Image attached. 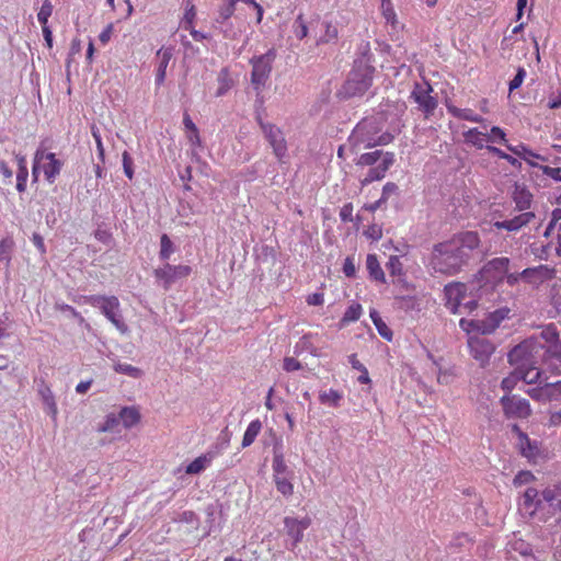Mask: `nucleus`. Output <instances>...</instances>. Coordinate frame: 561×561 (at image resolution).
<instances>
[{
	"label": "nucleus",
	"mask_w": 561,
	"mask_h": 561,
	"mask_svg": "<svg viewBox=\"0 0 561 561\" xmlns=\"http://www.w3.org/2000/svg\"><path fill=\"white\" fill-rule=\"evenodd\" d=\"M542 359L549 367L561 363V343L546 345L540 339H526L508 353V362L514 370L503 379L501 386H516L518 382L531 386H561V380L542 379V370L536 366Z\"/></svg>",
	"instance_id": "obj_1"
},
{
	"label": "nucleus",
	"mask_w": 561,
	"mask_h": 561,
	"mask_svg": "<svg viewBox=\"0 0 561 561\" xmlns=\"http://www.w3.org/2000/svg\"><path fill=\"white\" fill-rule=\"evenodd\" d=\"M394 163V153L374 150L362 153L355 161L357 167H370L366 175L360 179V185L366 186L375 181L382 180Z\"/></svg>",
	"instance_id": "obj_2"
},
{
	"label": "nucleus",
	"mask_w": 561,
	"mask_h": 561,
	"mask_svg": "<svg viewBox=\"0 0 561 561\" xmlns=\"http://www.w3.org/2000/svg\"><path fill=\"white\" fill-rule=\"evenodd\" d=\"M374 72L375 68L367 62L355 61L340 94L346 99L363 96L373 84Z\"/></svg>",
	"instance_id": "obj_3"
},
{
	"label": "nucleus",
	"mask_w": 561,
	"mask_h": 561,
	"mask_svg": "<svg viewBox=\"0 0 561 561\" xmlns=\"http://www.w3.org/2000/svg\"><path fill=\"white\" fill-rule=\"evenodd\" d=\"M64 168V161L58 159L54 152H48L44 146H39L33 159L32 176L34 181L38 180V174L43 172L45 181L49 184L55 183Z\"/></svg>",
	"instance_id": "obj_4"
},
{
	"label": "nucleus",
	"mask_w": 561,
	"mask_h": 561,
	"mask_svg": "<svg viewBox=\"0 0 561 561\" xmlns=\"http://www.w3.org/2000/svg\"><path fill=\"white\" fill-rule=\"evenodd\" d=\"M435 273L451 275L456 270V242L448 240L436 244L430 261Z\"/></svg>",
	"instance_id": "obj_5"
},
{
	"label": "nucleus",
	"mask_w": 561,
	"mask_h": 561,
	"mask_svg": "<svg viewBox=\"0 0 561 561\" xmlns=\"http://www.w3.org/2000/svg\"><path fill=\"white\" fill-rule=\"evenodd\" d=\"M275 58L276 51L274 48H271L265 54L254 56L250 59V64L252 66L251 83L257 93H260L265 87L271 76L272 65Z\"/></svg>",
	"instance_id": "obj_6"
},
{
	"label": "nucleus",
	"mask_w": 561,
	"mask_h": 561,
	"mask_svg": "<svg viewBox=\"0 0 561 561\" xmlns=\"http://www.w3.org/2000/svg\"><path fill=\"white\" fill-rule=\"evenodd\" d=\"M510 260L508 257H495L488 262L479 272L477 282L479 288L490 286L493 288L501 282L508 272Z\"/></svg>",
	"instance_id": "obj_7"
},
{
	"label": "nucleus",
	"mask_w": 561,
	"mask_h": 561,
	"mask_svg": "<svg viewBox=\"0 0 561 561\" xmlns=\"http://www.w3.org/2000/svg\"><path fill=\"white\" fill-rule=\"evenodd\" d=\"M508 308H500L490 312L483 320H465L459 321L460 327L468 333L478 332L482 335L492 333L500 323L508 317Z\"/></svg>",
	"instance_id": "obj_8"
},
{
	"label": "nucleus",
	"mask_w": 561,
	"mask_h": 561,
	"mask_svg": "<svg viewBox=\"0 0 561 561\" xmlns=\"http://www.w3.org/2000/svg\"><path fill=\"white\" fill-rule=\"evenodd\" d=\"M483 257L480 250V238L476 231H465L458 234V264L478 262Z\"/></svg>",
	"instance_id": "obj_9"
},
{
	"label": "nucleus",
	"mask_w": 561,
	"mask_h": 561,
	"mask_svg": "<svg viewBox=\"0 0 561 561\" xmlns=\"http://www.w3.org/2000/svg\"><path fill=\"white\" fill-rule=\"evenodd\" d=\"M256 121L274 154L279 161H283L287 154V142L282 129L274 124L265 123L260 115L256 116Z\"/></svg>",
	"instance_id": "obj_10"
},
{
	"label": "nucleus",
	"mask_w": 561,
	"mask_h": 561,
	"mask_svg": "<svg viewBox=\"0 0 561 561\" xmlns=\"http://www.w3.org/2000/svg\"><path fill=\"white\" fill-rule=\"evenodd\" d=\"M191 273L192 268L188 265H171L169 263L153 271L154 277L163 283L165 290H168L176 279L185 278L190 276Z\"/></svg>",
	"instance_id": "obj_11"
},
{
	"label": "nucleus",
	"mask_w": 561,
	"mask_h": 561,
	"mask_svg": "<svg viewBox=\"0 0 561 561\" xmlns=\"http://www.w3.org/2000/svg\"><path fill=\"white\" fill-rule=\"evenodd\" d=\"M433 89L427 82L416 83L411 93V98L417 103L419 108L428 116L437 106L434 96L431 95Z\"/></svg>",
	"instance_id": "obj_12"
},
{
	"label": "nucleus",
	"mask_w": 561,
	"mask_h": 561,
	"mask_svg": "<svg viewBox=\"0 0 561 561\" xmlns=\"http://www.w3.org/2000/svg\"><path fill=\"white\" fill-rule=\"evenodd\" d=\"M504 413L507 417L526 419L530 415V407L526 399L516 396H504L501 399Z\"/></svg>",
	"instance_id": "obj_13"
},
{
	"label": "nucleus",
	"mask_w": 561,
	"mask_h": 561,
	"mask_svg": "<svg viewBox=\"0 0 561 561\" xmlns=\"http://www.w3.org/2000/svg\"><path fill=\"white\" fill-rule=\"evenodd\" d=\"M374 139L375 137L370 135L367 122H360L348 137L350 150L356 153L362 149L373 148L374 146H368L367 144L373 142Z\"/></svg>",
	"instance_id": "obj_14"
},
{
	"label": "nucleus",
	"mask_w": 561,
	"mask_h": 561,
	"mask_svg": "<svg viewBox=\"0 0 561 561\" xmlns=\"http://www.w3.org/2000/svg\"><path fill=\"white\" fill-rule=\"evenodd\" d=\"M119 300L115 296H108L106 300L101 306L102 313L106 317V319L122 333L126 334L128 332L127 324L121 319L119 316Z\"/></svg>",
	"instance_id": "obj_15"
},
{
	"label": "nucleus",
	"mask_w": 561,
	"mask_h": 561,
	"mask_svg": "<svg viewBox=\"0 0 561 561\" xmlns=\"http://www.w3.org/2000/svg\"><path fill=\"white\" fill-rule=\"evenodd\" d=\"M312 520L309 516L304 518H296L287 516L284 518V527L286 535L293 540V546L296 547L304 539V533L311 525Z\"/></svg>",
	"instance_id": "obj_16"
},
{
	"label": "nucleus",
	"mask_w": 561,
	"mask_h": 561,
	"mask_svg": "<svg viewBox=\"0 0 561 561\" xmlns=\"http://www.w3.org/2000/svg\"><path fill=\"white\" fill-rule=\"evenodd\" d=\"M468 346L471 355L482 365L488 362L489 357L494 352L493 344L484 336L470 335L468 339Z\"/></svg>",
	"instance_id": "obj_17"
},
{
	"label": "nucleus",
	"mask_w": 561,
	"mask_h": 561,
	"mask_svg": "<svg viewBox=\"0 0 561 561\" xmlns=\"http://www.w3.org/2000/svg\"><path fill=\"white\" fill-rule=\"evenodd\" d=\"M520 277L530 284H541L545 280L554 277V270L547 265H539L531 268H525L520 273Z\"/></svg>",
	"instance_id": "obj_18"
},
{
	"label": "nucleus",
	"mask_w": 561,
	"mask_h": 561,
	"mask_svg": "<svg viewBox=\"0 0 561 561\" xmlns=\"http://www.w3.org/2000/svg\"><path fill=\"white\" fill-rule=\"evenodd\" d=\"M535 218V214L533 211L522 213L518 216H515L512 219L495 221L493 226L496 229H505L507 231H518L523 227L527 226Z\"/></svg>",
	"instance_id": "obj_19"
},
{
	"label": "nucleus",
	"mask_w": 561,
	"mask_h": 561,
	"mask_svg": "<svg viewBox=\"0 0 561 561\" xmlns=\"http://www.w3.org/2000/svg\"><path fill=\"white\" fill-rule=\"evenodd\" d=\"M173 56L172 48L170 47H161L157 51L158 66L156 71V84L158 87L162 85L165 77H167V68L169 62Z\"/></svg>",
	"instance_id": "obj_20"
},
{
	"label": "nucleus",
	"mask_w": 561,
	"mask_h": 561,
	"mask_svg": "<svg viewBox=\"0 0 561 561\" xmlns=\"http://www.w3.org/2000/svg\"><path fill=\"white\" fill-rule=\"evenodd\" d=\"M507 149L513 152L514 154L518 156L520 159L526 161L529 165L534 168H539L540 164L533 161V159H539L541 161H547V158L543 156H540L538 153H535L533 150H530L525 145L520 144L517 146L506 145Z\"/></svg>",
	"instance_id": "obj_21"
},
{
	"label": "nucleus",
	"mask_w": 561,
	"mask_h": 561,
	"mask_svg": "<svg viewBox=\"0 0 561 561\" xmlns=\"http://www.w3.org/2000/svg\"><path fill=\"white\" fill-rule=\"evenodd\" d=\"M512 198L516 205V208L520 211L527 210L531 206L533 195L523 185H515Z\"/></svg>",
	"instance_id": "obj_22"
},
{
	"label": "nucleus",
	"mask_w": 561,
	"mask_h": 561,
	"mask_svg": "<svg viewBox=\"0 0 561 561\" xmlns=\"http://www.w3.org/2000/svg\"><path fill=\"white\" fill-rule=\"evenodd\" d=\"M366 267L369 274V277L376 282L381 284L386 283V276L383 270L380 266L378 257L376 254H368L366 257Z\"/></svg>",
	"instance_id": "obj_23"
},
{
	"label": "nucleus",
	"mask_w": 561,
	"mask_h": 561,
	"mask_svg": "<svg viewBox=\"0 0 561 561\" xmlns=\"http://www.w3.org/2000/svg\"><path fill=\"white\" fill-rule=\"evenodd\" d=\"M540 505L539 492L534 488H528L523 496L522 507L529 515H534Z\"/></svg>",
	"instance_id": "obj_24"
},
{
	"label": "nucleus",
	"mask_w": 561,
	"mask_h": 561,
	"mask_svg": "<svg viewBox=\"0 0 561 561\" xmlns=\"http://www.w3.org/2000/svg\"><path fill=\"white\" fill-rule=\"evenodd\" d=\"M118 419H119V422L122 421L123 426L125 428H130L139 423L140 413L134 407H131V408L126 407L119 411Z\"/></svg>",
	"instance_id": "obj_25"
},
{
	"label": "nucleus",
	"mask_w": 561,
	"mask_h": 561,
	"mask_svg": "<svg viewBox=\"0 0 561 561\" xmlns=\"http://www.w3.org/2000/svg\"><path fill=\"white\" fill-rule=\"evenodd\" d=\"M324 33L317 39V45H324L336 42L339 38V28L332 21H323Z\"/></svg>",
	"instance_id": "obj_26"
},
{
	"label": "nucleus",
	"mask_w": 561,
	"mask_h": 561,
	"mask_svg": "<svg viewBox=\"0 0 561 561\" xmlns=\"http://www.w3.org/2000/svg\"><path fill=\"white\" fill-rule=\"evenodd\" d=\"M513 431L519 437L522 454L527 458H534L537 455V447L531 445L528 436L520 431L518 425H513Z\"/></svg>",
	"instance_id": "obj_27"
},
{
	"label": "nucleus",
	"mask_w": 561,
	"mask_h": 561,
	"mask_svg": "<svg viewBox=\"0 0 561 561\" xmlns=\"http://www.w3.org/2000/svg\"><path fill=\"white\" fill-rule=\"evenodd\" d=\"M261 430H262L261 421L260 420L252 421L248 425V427L243 434V438H242V443H241L242 448H245V447H249L250 445H252L254 443L255 438L257 437V435L260 434Z\"/></svg>",
	"instance_id": "obj_28"
},
{
	"label": "nucleus",
	"mask_w": 561,
	"mask_h": 561,
	"mask_svg": "<svg viewBox=\"0 0 561 561\" xmlns=\"http://www.w3.org/2000/svg\"><path fill=\"white\" fill-rule=\"evenodd\" d=\"M369 316H370V319L374 322L378 333L387 341H391L392 340V331L381 319L379 312L377 310L373 309V310H370Z\"/></svg>",
	"instance_id": "obj_29"
},
{
	"label": "nucleus",
	"mask_w": 561,
	"mask_h": 561,
	"mask_svg": "<svg viewBox=\"0 0 561 561\" xmlns=\"http://www.w3.org/2000/svg\"><path fill=\"white\" fill-rule=\"evenodd\" d=\"M211 460H213V456L202 455V456L195 458L191 463H188L185 472L187 474H198L199 472L205 470L207 466L210 465Z\"/></svg>",
	"instance_id": "obj_30"
},
{
	"label": "nucleus",
	"mask_w": 561,
	"mask_h": 561,
	"mask_svg": "<svg viewBox=\"0 0 561 561\" xmlns=\"http://www.w3.org/2000/svg\"><path fill=\"white\" fill-rule=\"evenodd\" d=\"M381 13L387 24H390L393 30L399 28L400 23L397 19V14L391 3V0H381Z\"/></svg>",
	"instance_id": "obj_31"
},
{
	"label": "nucleus",
	"mask_w": 561,
	"mask_h": 561,
	"mask_svg": "<svg viewBox=\"0 0 561 561\" xmlns=\"http://www.w3.org/2000/svg\"><path fill=\"white\" fill-rule=\"evenodd\" d=\"M362 312H363L362 306L358 302H353L352 305H350L347 307L346 311L344 312V314L340 321V325L345 327L351 322L357 321L360 318Z\"/></svg>",
	"instance_id": "obj_32"
},
{
	"label": "nucleus",
	"mask_w": 561,
	"mask_h": 561,
	"mask_svg": "<svg viewBox=\"0 0 561 561\" xmlns=\"http://www.w3.org/2000/svg\"><path fill=\"white\" fill-rule=\"evenodd\" d=\"M465 140L477 148H483L485 142H488V134L479 131L477 128L469 129L468 131H463Z\"/></svg>",
	"instance_id": "obj_33"
},
{
	"label": "nucleus",
	"mask_w": 561,
	"mask_h": 561,
	"mask_svg": "<svg viewBox=\"0 0 561 561\" xmlns=\"http://www.w3.org/2000/svg\"><path fill=\"white\" fill-rule=\"evenodd\" d=\"M98 432L121 435L122 430L119 419L114 414L107 415L104 423L98 427Z\"/></svg>",
	"instance_id": "obj_34"
},
{
	"label": "nucleus",
	"mask_w": 561,
	"mask_h": 561,
	"mask_svg": "<svg viewBox=\"0 0 561 561\" xmlns=\"http://www.w3.org/2000/svg\"><path fill=\"white\" fill-rule=\"evenodd\" d=\"M41 396L46 407V412L51 416L53 421L56 422L58 410L50 388H43L41 390Z\"/></svg>",
	"instance_id": "obj_35"
},
{
	"label": "nucleus",
	"mask_w": 561,
	"mask_h": 561,
	"mask_svg": "<svg viewBox=\"0 0 561 561\" xmlns=\"http://www.w3.org/2000/svg\"><path fill=\"white\" fill-rule=\"evenodd\" d=\"M276 490L284 496H291L294 493V484L286 476H275L273 477Z\"/></svg>",
	"instance_id": "obj_36"
},
{
	"label": "nucleus",
	"mask_w": 561,
	"mask_h": 561,
	"mask_svg": "<svg viewBox=\"0 0 561 561\" xmlns=\"http://www.w3.org/2000/svg\"><path fill=\"white\" fill-rule=\"evenodd\" d=\"M348 362L350 364L352 365V368L357 370L359 374L358 376L356 377V380L359 382V383H368L370 381L369 379V375H368V370L366 369V367L358 360L357 358V355L356 354H352L350 357H348Z\"/></svg>",
	"instance_id": "obj_37"
},
{
	"label": "nucleus",
	"mask_w": 561,
	"mask_h": 561,
	"mask_svg": "<svg viewBox=\"0 0 561 561\" xmlns=\"http://www.w3.org/2000/svg\"><path fill=\"white\" fill-rule=\"evenodd\" d=\"M13 247L14 241L11 238L0 240V262H3L7 267L11 263Z\"/></svg>",
	"instance_id": "obj_38"
},
{
	"label": "nucleus",
	"mask_w": 561,
	"mask_h": 561,
	"mask_svg": "<svg viewBox=\"0 0 561 561\" xmlns=\"http://www.w3.org/2000/svg\"><path fill=\"white\" fill-rule=\"evenodd\" d=\"M342 399V394L339 393L333 388H330L328 391H321L319 394V400L322 404L328 407H336L339 401Z\"/></svg>",
	"instance_id": "obj_39"
},
{
	"label": "nucleus",
	"mask_w": 561,
	"mask_h": 561,
	"mask_svg": "<svg viewBox=\"0 0 561 561\" xmlns=\"http://www.w3.org/2000/svg\"><path fill=\"white\" fill-rule=\"evenodd\" d=\"M232 87V80L229 78V72L227 69H222L218 75V89L216 91V96L225 95Z\"/></svg>",
	"instance_id": "obj_40"
},
{
	"label": "nucleus",
	"mask_w": 561,
	"mask_h": 561,
	"mask_svg": "<svg viewBox=\"0 0 561 561\" xmlns=\"http://www.w3.org/2000/svg\"><path fill=\"white\" fill-rule=\"evenodd\" d=\"M446 307L450 313L456 314V283L450 282L444 288Z\"/></svg>",
	"instance_id": "obj_41"
},
{
	"label": "nucleus",
	"mask_w": 561,
	"mask_h": 561,
	"mask_svg": "<svg viewBox=\"0 0 561 561\" xmlns=\"http://www.w3.org/2000/svg\"><path fill=\"white\" fill-rule=\"evenodd\" d=\"M293 28H294L295 36L298 39L301 41L308 36L309 28H308L307 21L302 13H299L297 15V18L294 22Z\"/></svg>",
	"instance_id": "obj_42"
},
{
	"label": "nucleus",
	"mask_w": 561,
	"mask_h": 561,
	"mask_svg": "<svg viewBox=\"0 0 561 561\" xmlns=\"http://www.w3.org/2000/svg\"><path fill=\"white\" fill-rule=\"evenodd\" d=\"M195 19H196V8H195L194 3L186 2L184 15L181 20V26L183 28H192V25H194Z\"/></svg>",
	"instance_id": "obj_43"
},
{
	"label": "nucleus",
	"mask_w": 561,
	"mask_h": 561,
	"mask_svg": "<svg viewBox=\"0 0 561 561\" xmlns=\"http://www.w3.org/2000/svg\"><path fill=\"white\" fill-rule=\"evenodd\" d=\"M174 252L173 242L168 234L163 233L160 238V252L159 256L161 260H169L171 254Z\"/></svg>",
	"instance_id": "obj_44"
},
{
	"label": "nucleus",
	"mask_w": 561,
	"mask_h": 561,
	"mask_svg": "<svg viewBox=\"0 0 561 561\" xmlns=\"http://www.w3.org/2000/svg\"><path fill=\"white\" fill-rule=\"evenodd\" d=\"M530 339H540L546 345L559 342L558 332L553 325L547 327L538 336H531Z\"/></svg>",
	"instance_id": "obj_45"
},
{
	"label": "nucleus",
	"mask_w": 561,
	"mask_h": 561,
	"mask_svg": "<svg viewBox=\"0 0 561 561\" xmlns=\"http://www.w3.org/2000/svg\"><path fill=\"white\" fill-rule=\"evenodd\" d=\"M272 468H273V477L286 476L288 473V467H287L284 456L282 454L274 455Z\"/></svg>",
	"instance_id": "obj_46"
},
{
	"label": "nucleus",
	"mask_w": 561,
	"mask_h": 561,
	"mask_svg": "<svg viewBox=\"0 0 561 561\" xmlns=\"http://www.w3.org/2000/svg\"><path fill=\"white\" fill-rule=\"evenodd\" d=\"M386 267L392 276L403 275V264L398 255H391L386 264Z\"/></svg>",
	"instance_id": "obj_47"
},
{
	"label": "nucleus",
	"mask_w": 561,
	"mask_h": 561,
	"mask_svg": "<svg viewBox=\"0 0 561 561\" xmlns=\"http://www.w3.org/2000/svg\"><path fill=\"white\" fill-rule=\"evenodd\" d=\"M53 13V4L50 0H44L43 4L37 13L38 22L42 26H47L48 19L50 18Z\"/></svg>",
	"instance_id": "obj_48"
},
{
	"label": "nucleus",
	"mask_w": 561,
	"mask_h": 561,
	"mask_svg": "<svg viewBox=\"0 0 561 561\" xmlns=\"http://www.w3.org/2000/svg\"><path fill=\"white\" fill-rule=\"evenodd\" d=\"M398 194H399L398 185L393 182H387L382 187V192H381V196H380L381 202H383L386 204L392 195H398Z\"/></svg>",
	"instance_id": "obj_49"
},
{
	"label": "nucleus",
	"mask_w": 561,
	"mask_h": 561,
	"mask_svg": "<svg viewBox=\"0 0 561 561\" xmlns=\"http://www.w3.org/2000/svg\"><path fill=\"white\" fill-rule=\"evenodd\" d=\"M364 236L373 241H378L382 238V228L376 224L369 225L364 230Z\"/></svg>",
	"instance_id": "obj_50"
},
{
	"label": "nucleus",
	"mask_w": 561,
	"mask_h": 561,
	"mask_svg": "<svg viewBox=\"0 0 561 561\" xmlns=\"http://www.w3.org/2000/svg\"><path fill=\"white\" fill-rule=\"evenodd\" d=\"M505 133L502 128L494 126L488 134V142H506Z\"/></svg>",
	"instance_id": "obj_51"
},
{
	"label": "nucleus",
	"mask_w": 561,
	"mask_h": 561,
	"mask_svg": "<svg viewBox=\"0 0 561 561\" xmlns=\"http://www.w3.org/2000/svg\"><path fill=\"white\" fill-rule=\"evenodd\" d=\"M560 220H561V208H556L551 213V219L543 232V236L549 237V232L553 231V228H556L557 226H559V224H561Z\"/></svg>",
	"instance_id": "obj_52"
},
{
	"label": "nucleus",
	"mask_w": 561,
	"mask_h": 561,
	"mask_svg": "<svg viewBox=\"0 0 561 561\" xmlns=\"http://www.w3.org/2000/svg\"><path fill=\"white\" fill-rule=\"evenodd\" d=\"M534 480H535V476L530 471H519L515 476V478L513 480V484L515 486H522V485L527 484Z\"/></svg>",
	"instance_id": "obj_53"
},
{
	"label": "nucleus",
	"mask_w": 561,
	"mask_h": 561,
	"mask_svg": "<svg viewBox=\"0 0 561 561\" xmlns=\"http://www.w3.org/2000/svg\"><path fill=\"white\" fill-rule=\"evenodd\" d=\"M123 169L125 175L131 180L134 178V168H133V159L127 151H124L122 154Z\"/></svg>",
	"instance_id": "obj_54"
},
{
	"label": "nucleus",
	"mask_w": 561,
	"mask_h": 561,
	"mask_svg": "<svg viewBox=\"0 0 561 561\" xmlns=\"http://www.w3.org/2000/svg\"><path fill=\"white\" fill-rule=\"evenodd\" d=\"M486 149L489 152L497 156L500 159L506 160L512 165H516L518 163L516 158H514L513 156H511L508 153H505L503 150H501L496 147L488 146Z\"/></svg>",
	"instance_id": "obj_55"
},
{
	"label": "nucleus",
	"mask_w": 561,
	"mask_h": 561,
	"mask_svg": "<svg viewBox=\"0 0 561 561\" xmlns=\"http://www.w3.org/2000/svg\"><path fill=\"white\" fill-rule=\"evenodd\" d=\"M539 170L556 182H561V168H553L549 165H539Z\"/></svg>",
	"instance_id": "obj_56"
},
{
	"label": "nucleus",
	"mask_w": 561,
	"mask_h": 561,
	"mask_svg": "<svg viewBox=\"0 0 561 561\" xmlns=\"http://www.w3.org/2000/svg\"><path fill=\"white\" fill-rule=\"evenodd\" d=\"M525 77H526V70L522 67L518 68L517 73L508 83L510 91L512 92V91L518 89L522 85Z\"/></svg>",
	"instance_id": "obj_57"
},
{
	"label": "nucleus",
	"mask_w": 561,
	"mask_h": 561,
	"mask_svg": "<svg viewBox=\"0 0 561 561\" xmlns=\"http://www.w3.org/2000/svg\"><path fill=\"white\" fill-rule=\"evenodd\" d=\"M108 296H101V295H90V296H82L81 299L84 304H88L95 308H101L103 302L106 300Z\"/></svg>",
	"instance_id": "obj_58"
},
{
	"label": "nucleus",
	"mask_w": 561,
	"mask_h": 561,
	"mask_svg": "<svg viewBox=\"0 0 561 561\" xmlns=\"http://www.w3.org/2000/svg\"><path fill=\"white\" fill-rule=\"evenodd\" d=\"M28 178V170H18L16 172V190L20 193L25 192Z\"/></svg>",
	"instance_id": "obj_59"
},
{
	"label": "nucleus",
	"mask_w": 561,
	"mask_h": 561,
	"mask_svg": "<svg viewBox=\"0 0 561 561\" xmlns=\"http://www.w3.org/2000/svg\"><path fill=\"white\" fill-rule=\"evenodd\" d=\"M0 175L2 176V182L4 184H10L12 182L13 172L9 164L3 160H0Z\"/></svg>",
	"instance_id": "obj_60"
},
{
	"label": "nucleus",
	"mask_w": 561,
	"mask_h": 561,
	"mask_svg": "<svg viewBox=\"0 0 561 561\" xmlns=\"http://www.w3.org/2000/svg\"><path fill=\"white\" fill-rule=\"evenodd\" d=\"M116 370L136 378L141 376V370L139 368L128 364H118L116 366Z\"/></svg>",
	"instance_id": "obj_61"
},
{
	"label": "nucleus",
	"mask_w": 561,
	"mask_h": 561,
	"mask_svg": "<svg viewBox=\"0 0 561 561\" xmlns=\"http://www.w3.org/2000/svg\"><path fill=\"white\" fill-rule=\"evenodd\" d=\"M234 11L236 5L227 1V3L219 9V19L226 21L233 15Z\"/></svg>",
	"instance_id": "obj_62"
},
{
	"label": "nucleus",
	"mask_w": 561,
	"mask_h": 561,
	"mask_svg": "<svg viewBox=\"0 0 561 561\" xmlns=\"http://www.w3.org/2000/svg\"><path fill=\"white\" fill-rule=\"evenodd\" d=\"M283 368L284 370L291 373L299 370L301 368V364L294 357H285Z\"/></svg>",
	"instance_id": "obj_63"
},
{
	"label": "nucleus",
	"mask_w": 561,
	"mask_h": 561,
	"mask_svg": "<svg viewBox=\"0 0 561 561\" xmlns=\"http://www.w3.org/2000/svg\"><path fill=\"white\" fill-rule=\"evenodd\" d=\"M340 218L344 222L353 220V204L346 203L340 210Z\"/></svg>",
	"instance_id": "obj_64"
}]
</instances>
